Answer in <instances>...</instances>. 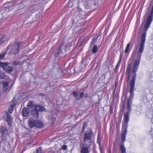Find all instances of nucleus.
Wrapping results in <instances>:
<instances>
[{"label": "nucleus", "mask_w": 153, "mask_h": 153, "mask_svg": "<svg viewBox=\"0 0 153 153\" xmlns=\"http://www.w3.org/2000/svg\"><path fill=\"white\" fill-rule=\"evenodd\" d=\"M146 35H142L141 37V41L140 45L138 46L137 57V58L135 60L133 70L132 72V79L130 83V96L129 98L128 99V101L131 100L132 101V99L134 96V90L135 82L136 77V72L137 70L138 67L139 65L141 59V55L143 52L144 49V44L146 39ZM137 50V49H136Z\"/></svg>", "instance_id": "nucleus-1"}, {"label": "nucleus", "mask_w": 153, "mask_h": 153, "mask_svg": "<svg viewBox=\"0 0 153 153\" xmlns=\"http://www.w3.org/2000/svg\"><path fill=\"white\" fill-rule=\"evenodd\" d=\"M45 109L44 107L41 105H36L31 110V114L33 117L38 118L39 116V112L44 111Z\"/></svg>", "instance_id": "nucleus-2"}, {"label": "nucleus", "mask_w": 153, "mask_h": 153, "mask_svg": "<svg viewBox=\"0 0 153 153\" xmlns=\"http://www.w3.org/2000/svg\"><path fill=\"white\" fill-rule=\"evenodd\" d=\"M28 124L30 128H32L35 126L38 128H42L43 126V123L41 121L32 119L28 120Z\"/></svg>", "instance_id": "nucleus-3"}, {"label": "nucleus", "mask_w": 153, "mask_h": 153, "mask_svg": "<svg viewBox=\"0 0 153 153\" xmlns=\"http://www.w3.org/2000/svg\"><path fill=\"white\" fill-rule=\"evenodd\" d=\"M20 44V42H18L13 46L9 45L7 49L8 52L10 54H13L18 53L19 52V48Z\"/></svg>", "instance_id": "nucleus-4"}, {"label": "nucleus", "mask_w": 153, "mask_h": 153, "mask_svg": "<svg viewBox=\"0 0 153 153\" xmlns=\"http://www.w3.org/2000/svg\"><path fill=\"white\" fill-rule=\"evenodd\" d=\"M0 147L6 151H8L10 149V146L8 142L2 140L0 142Z\"/></svg>", "instance_id": "nucleus-5"}, {"label": "nucleus", "mask_w": 153, "mask_h": 153, "mask_svg": "<svg viewBox=\"0 0 153 153\" xmlns=\"http://www.w3.org/2000/svg\"><path fill=\"white\" fill-rule=\"evenodd\" d=\"M8 63H1V66L3 68L4 70L10 73L13 71V68L8 65Z\"/></svg>", "instance_id": "nucleus-6"}, {"label": "nucleus", "mask_w": 153, "mask_h": 153, "mask_svg": "<svg viewBox=\"0 0 153 153\" xmlns=\"http://www.w3.org/2000/svg\"><path fill=\"white\" fill-rule=\"evenodd\" d=\"M93 135L92 132H86L84 135L83 141L85 142L88 140H91Z\"/></svg>", "instance_id": "nucleus-7"}, {"label": "nucleus", "mask_w": 153, "mask_h": 153, "mask_svg": "<svg viewBox=\"0 0 153 153\" xmlns=\"http://www.w3.org/2000/svg\"><path fill=\"white\" fill-rule=\"evenodd\" d=\"M4 117L9 125H11L12 118L10 115L8 113L7 111L5 112V114H4Z\"/></svg>", "instance_id": "nucleus-8"}, {"label": "nucleus", "mask_w": 153, "mask_h": 153, "mask_svg": "<svg viewBox=\"0 0 153 153\" xmlns=\"http://www.w3.org/2000/svg\"><path fill=\"white\" fill-rule=\"evenodd\" d=\"M8 109V112L9 113L11 114L13 111L14 108L16 105V102L14 99H13Z\"/></svg>", "instance_id": "nucleus-9"}, {"label": "nucleus", "mask_w": 153, "mask_h": 153, "mask_svg": "<svg viewBox=\"0 0 153 153\" xmlns=\"http://www.w3.org/2000/svg\"><path fill=\"white\" fill-rule=\"evenodd\" d=\"M130 113L127 112L124 115V123H127L128 125V122L129 120Z\"/></svg>", "instance_id": "nucleus-10"}, {"label": "nucleus", "mask_w": 153, "mask_h": 153, "mask_svg": "<svg viewBox=\"0 0 153 153\" xmlns=\"http://www.w3.org/2000/svg\"><path fill=\"white\" fill-rule=\"evenodd\" d=\"M22 115L24 117H27L29 116V109L24 108H23L22 111Z\"/></svg>", "instance_id": "nucleus-11"}, {"label": "nucleus", "mask_w": 153, "mask_h": 153, "mask_svg": "<svg viewBox=\"0 0 153 153\" xmlns=\"http://www.w3.org/2000/svg\"><path fill=\"white\" fill-rule=\"evenodd\" d=\"M63 44L62 43L59 47L57 51L55 53V56L57 57L60 54H62V52L61 50L62 47L63 46Z\"/></svg>", "instance_id": "nucleus-12"}, {"label": "nucleus", "mask_w": 153, "mask_h": 153, "mask_svg": "<svg viewBox=\"0 0 153 153\" xmlns=\"http://www.w3.org/2000/svg\"><path fill=\"white\" fill-rule=\"evenodd\" d=\"M128 125L127 123H123L122 130L124 131L122 134L126 135L127 133Z\"/></svg>", "instance_id": "nucleus-13"}, {"label": "nucleus", "mask_w": 153, "mask_h": 153, "mask_svg": "<svg viewBox=\"0 0 153 153\" xmlns=\"http://www.w3.org/2000/svg\"><path fill=\"white\" fill-rule=\"evenodd\" d=\"M3 91L4 92L6 91L9 88V82H3Z\"/></svg>", "instance_id": "nucleus-14"}, {"label": "nucleus", "mask_w": 153, "mask_h": 153, "mask_svg": "<svg viewBox=\"0 0 153 153\" xmlns=\"http://www.w3.org/2000/svg\"><path fill=\"white\" fill-rule=\"evenodd\" d=\"M90 147L84 146L81 149V153H89V149Z\"/></svg>", "instance_id": "nucleus-15"}, {"label": "nucleus", "mask_w": 153, "mask_h": 153, "mask_svg": "<svg viewBox=\"0 0 153 153\" xmlns=\"http://www.w3.org/2000/svg\"><path fill=\"white\" fill-rule=\"evenodd\" d=\"M131 70V65L128 64L127 68L126 71V75L128 77V80L130 77L129 73Z\"/></svg>", "instance_id": "nucleus-16"}, {"label": "nucleus", "mask_w": 153, "mask_h": 153, "mask_svg": "<svg viewBox=\"0 0 153 153\" xmlns=\"http://www.w3.org/2000/svg\"><path fill=\"white\" fill-rule=\"evenodd\" d=\"M0 131L1 133L3 135H4V134L7 132V130L5 127L1 126L0 127Z\"/></svg>", "instance_id": "nucleus-17"}, {"label": "nucleus", "mask_w": 153, "mask_h": 153, "mask_svg": "<svg viewBox=\"0 0 153 153\" xmlns=\"http://www.w3.org/2000/svg\"><path fill=\"white\" fill-rule=\"evenodd\" d=\"M132 101L131 100L128 101H127V112L130 111L131 110V104L132 103Z\"/></svg>", "instance_id": "nucleus-18"}, {"label": "nucleus", "mask_w": 153, "mask_h": 153, "mask_svg": "<svg viewBox=\"0 0 153 153\" xmlns=\"http://www.w3.org/2000/svg\"><path fill=\"white\" fill-rule=\"evenodd\" d=\"M120 148L121 153H126V149L123 144L120 145Z\"/></svg>", "instance_id": "nucleus-19"}, {"label": "nucleus", "mask_w": 153, "mask_h": 153, "mask_svg": "<svg viewBox=\"0 0 153 153\" xmlns=\"http://www.w3.org/2000/svg\"><path fill=\"white\" fill-rule=\"evenodd\" d=\"M6 39V37L3 36H0V45L3 43Z\"/></svg>", "instance_id": "nucleus-20"}, {"label": "nucleus", "mask_w": 153, "mask_h": 153, "mask_svg": "<svg viewBox=\"0 0 153 153\" xmlns=\"http://www.w3.org/2000/svg\"><path fill=\"white\" fill-rule=\"evenodd\" d=\"M150 134L153 138V142L150 147V150L153 153V129H152L150 131Z\"/></svg>", "instance_id": "nucleus-21"}, {"label": "nucleus", "mask_w": 153, "mask_h": 153, "mask_svg": "<svg viewBox=\"0 0 153 153\" xmlns=\"http://www.w3.org/2000/svg\"><path fill=\"white\" fill-rule=\"evenodd\" d=\"M13 2L11 1L8 2L6 3L4 5V7H8L10 6L12 4Z\"/></svg>", "instance_id": "nucleus-22"}, {"label": "nucleus", "mask_w": 153, "mask_h": 153, "mask_svg": "<svg viewBox=\"0 0 153 153\" xmlns=\"http://www.w3.org/2000/svg\"><path fill=\"white\" fill-rule=\"evenodd\" d=\"M42 148L41 147H38L36 150V152L33 153H42Z\"/></svg>", "instance_id": "nucleus-23"}, {"label": "nucleus", "mask_w": 153, "mask_h": 153, "mask_svg": "<svg viewBox=\"0 0 153 153\" xmlns=\"http://www.w3.org/2000/svg\"><path fill=\"white\" fill-rule=\"evenodd\" d=\"M131 45V43H128L125 49V52L126 53H127L129 51V48Z\"/></svg>", "instance_id": "nucleus-24"}, {"label": "nucleus", "mask_w": 153, "mask_h": 153, "mask_svg": "<svg viewBox=\"0 0 153 153\" xmlns=\"http://www.w3.org/2000/svg\"><path fill=\"white\" fill-rule=\"evenodd\" d=\"M97 45H95L93 47L92 49V52L93 53H95L97 51Z\"/></svg>", "instance_id": "nucleus-25"}, {"label": "nucleus", "mask_w": 153, "mask_h": 153, "mask_svg": "<svg viewBox=\"0 0 153 153\" xmlns=\"http://www.w3.org/2000/svg\"><path fill=\"white\" fill-rule=\"evenodd\" d=\"M33 106V102L31 101H29L28 103V104L27 105V106L28 108H31Z\"/></svg>", "instance_id": "nucleus-26"}, {"label": "nucleus", "mask_w": 153, "mask_h": 153, "mask_svg": "<svg viewBox=\"0 0 153 153\" xmlns=\"http://www.w3.org/2000/svg\"><path fill=\"white\" fill-rule=\"evenodd\" d=\"M73 94L74 96L76 98V100H77V99L79 97H78V94L77 92L76 91H74L73 92Z\"/></svg>", "instance_id": "nucleus-27"}, {"label": "nucleus", "mask_w": 153, "mask_h": 153, "mask_svg": "<svg viewBox=\"0 0 153 153\" xmlns=\"http://www.w3.org/2000/svg\"><path fill=\"white\" fill-rule=\"evenodd\" d=\"M86 126H87V123L86 122H85L83 123V127H82V132L84 131Z\"/></svg>", "instance_id": "nucleus-28"}, {"label": "nucleus", "mask_w": 153, "mask_h": 153, "mask_svg": "<svg viewBox=\"0 0 153 153\" xmlns=\"http://www.w3.org/2000/svg\"><path fill=\"white\" fill-rule=\"evenodd\" d=\"M5 75L4 73L3 72H0V78L1 79L4 78Z\"/></svg>", "instance_id": "nucleus-29"}, {"label": "nucleus", "mask_w": 153, "mask_h": 153, "mask_svg": "<svg viewBox=\"0 0 153 153\" xmlns=\"http://www.w3.org/2000/svg\"><path fill=\"white\" fill-rule=\"evenodd\" d=\"M126 135L122 134L121 135V140L123 142L126 140Z\"/></svg>", "instance_id": "nucleus-30"}, {"label": "nucleus", "mask_w": 153, "mask_h": 153, "mask_svg": "<svg viewBox=\"0 0 153 153\" xmlns=\"http://www.w3.org/2000/svg\"><path fill=\"white\" fill-rule=\"evenodd\" d=\"M122 57V53H121L120 54V57H119V61H118L117 64H118L119 65H120V63L121 62V61Z\"/></svg>", "instance_id": "nucleus-31"}, {"label": "nucleus", "mask_w": 153, "mask_h": 153, "mask_svg": "<svg viewBox=\"0 0 153 153\" xmlns=\"http://www.w3.org/2000/svg\"><path fill=\"white\" fill-rule=\"evenodd\" d=\"M84 95V94L83 92H81L80 95L79 97L78 98L77 100H80V99L82 98Z\"/></svg>", "instance_id": "nucleus-32"}, {"label": "nucleus", "mask_w": 153, "mask_h": 153, "mask_svg": "<svg viewBox=\"0 0 153 153\" xmlns=\"http://www.w3.org/2000/svg\"><path fill=\"white\" fill-rule=\"evenodd\" d=\"M98 37V36H97L96 37L93 39L92 41V44H94L97 41Z\"/></svg>", "instance_id": "nucleus-33"}, {"label": "nucleus", "mask_w": 153, "mask_h": 153, "mask_svg": "<svg viewBox=\"0 0 153 153\" xmlns=\"http://www.w3.org/2000/svg\"><path fill=\"white\" fill-rule=\"evenodd\" d=\"M97 141L98 143L100 145V144H101V140H100V139L99 135V134L98 135L97 139Z\"/></svg>", "instance_id": "nucleus-34"}, {"label": "nucleus", "mask_w": 153, "mask_h": 153, "mask_svg": "<svg viewBox=\"0 0 153 153\" xmlns=\"http://www.w3.org/2000/svg\"><path fill=\"white\" fill-rule=\"evenodd\" d=\"M20 62L19 61H15L13 62L14 65H18L20 64Z\"/></svg>", "instance_id": "nucleus-35"}, {"label": "nucleus", "mask_w": 153, "mask_h": 153, "mask_svg": "<svg viewBox=\"0 0 153 153\" xmlns=\"http://www.w3.org/2000/svg\"><path fill=\"white\" fill-rule=\"evenodd\" d=\"M62 148L63 150H65L67 149V146L66 145H64L62 146Z\"/></svg>", "instance_id": "nucleus-36"}, {"label": "nucleus", "mask_w": 153, "mask_h": 153, "mask_svg": "<svg viewBox=\"0 0 153 153\" xmlns=\"http://www.w3.org/2000/svg\"><path fill=\"white\" fill-rule=\"evenodd\" d=\"M119 66H120V65H119L118 64L117 65L116 68H115V71L116 72L118 70V69L119 68Z\"/></svg>", "instance_id": "nucleus-37"}, {"label": "nucleus", "mask_w": 153, "mask_h": 153, "mask_svg": "<svg viewBox=\"0 0 153 153\" xmlns=\"http://www.w3.org/2000/svg\"><path fill=\"white\" fill-rule=\"evenodd\" d=\"M5 55V54H1L0 55V59H3L4 56Z\"/></svg>", "instance_id": "nucleus-38"}, {"label": "nucleus", "mask_w": 153, "mask_h": 153, "mask_svg": "<svg viewBox=\"0 0 153 153\" xmlns=\"http://www.w3.org/2000/svg\"><path fill=\"white\" fill-rule=\"evenodd\" d=\"M48 153H55V152L53 150H51L49 151Z\"/></svg>", "instance_id": "nucleus-39"}, {"label": "nucleus", "mask_w": 153, "mask_h": 153, "mask_svg": "<svg viewBox=\"0 0 153 153\" xmlns=\"http://www.w3.org/2000/svg\"><path fill=\"white\" fill-rule=\"evenodd\" d=\"M94 4L95 5H98V4L96 2V1H94Z\"/></svg>", "instance_id": "nucleus-40"}, {"label": "nucleus", "mask_w": 153, "mask_h": 153, "mask_svg": "<svg viewBox=\"0 0 153 153\" xmlns=\"http://www.w3.org/2000/svg\"><path fill=\"white\" fill-rule=\"evenodd\" d=\"M100 35H101V34H99L98 35H97V36H98V37H99V36H100Z\"/></svg>", "instance_id": "nucleus-41"}, {"label": "nucleus", "mask_w": 153, "mask_h": 153, "mask_svg": "<svg viewBox=\"0 0 153 153\" xmlns=\"http://www.w3.org/2000/svg\"><path fill=\"white\" fill-rule=\"evenodd\" d=\"M55 119L54 118V119H53V121H55Z\"/></svg>", "instance_id": "nucleus-42"}, {"label": "nucleus", "mask_w": 153, "mask_h": 153, "mask_svg": "<svg viewBox=\"0 0 153 153\" xmlns=\"http://www.w3.org/2000/svg\"><path fill=\"white\" fill-rule=\"evenodd\" d=\"M65 48H66L67 47V45H65Z\"/></svg>", "instance_id": "nucleus-43"}, {"label": "nucleus", "mask_w": 153, "mask_h": 153, "mask_svg": "<svg viewBox=\"0 0 153 153\" xmlns=\"http://www.w3.org/2000/svg\"><path fill=\"white\" fill-rule=\"evenodd\" d=\"M109 153H111V152H110V151H109Z\"/></svg>", "instance_id": "nucleus-44"}]
</instances>
